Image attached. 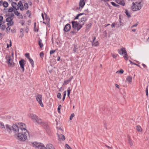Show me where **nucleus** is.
I'll use <instances>...</instances> for the list:
<instances>
[{"instance_id":"1","label":"nucleus","mask_w":149,"mask_h":149,"mask_svg":"<svg viewBox=\"0 0 149 149\" xmlns=\"http://www.w3.org/2000/svg\"><path fill=\"white\" fill-rule=\"evenodd\" d=\"M6 129L9 130H27L25 124L22 123H16L12 125L8 124H6Z\"/></svg>"},{"instance_id":"2","label":"nucleus","mask_w":149,"mask_h":149,"mask_svg":"<svg viewBox=\"0 0 149 149\" xmlns=\"http://www.w3.org/2000/svg\"><path fill=\"white\" fill-rule=\"evenodd\" d=\"M15 134L14 135L15 137L18 140L21 141H25L27 139L28 136H29L28 131H22L19 132V131H15Z\"/></svg>"},{"instance_id":"3","label":"nucleus","mask_w":149,"mask_h":149,"mask_svg":"<svg viewBox=\"0 0 149 149\" xmlns=\"http://www.w3.org/2000/svg\"><path fill=\"white\" fill-rule=\"evenodd\" d=\"M143 5V1H141L139 2H133L132 9L134 11H137L141 10Z\"/></svg>"},{"instance_id":"4","label":"nucleus","mask_w":149,"mask_h":149,"mask_svg":"<svg viewBox=\"0 0 149 149\" xmlns=\"http://www.w3.org/2000/svg\"><path fill=\"white\" fill-rule=\"evenodd\" d=\"M13 58L14 57L12 56L10 57L6 56V62L8 64L9 67H13L14 66L15 63L13 62Z\"/></svg>"},{"instance_id":"5","label":"nucleus","mask_w":149,"mask_h":149,"mask_svg":"<svg viewBox=\"0 0 149 149\" xmlns=\"http://www.w3.org/2000/svg\"><path fill=\"white\" fill-rule=\"evenodd\" d=\"M32 146L36 149H46V147H45L42 144L34 142L32 143Z\"/></svg>"},{"instance_id":"6","label":"nucleus","mask_w":149,"mask_h":149,"mask_svg":"<svg viewBox=\"0 0 149 149\" xmlns=\"http://www.w3.org/2000/svg\"><path fill=\"white\" fill-rule=\"evenodd\" d=\"M72 27L75 30H77V31H79L81 29L82 26L81 25L79 24L77 22L72 21Z\"/></svg>"},{"instance_id":"7","label":"nucleus","mask_w":149,"mask_h":149,"mask_svg":"<svg viewBox=\"0 0 149 149\" xmlns=\"http://www.w3.org/2000/svg\"><path fill=\"white\" fill-rule=\"evenodd\" d=\"M35 121L39 125L43 124V125L45 126L44 127L45 130H48L49 127L47 124L46 123H44L43 122L41 119L39 118L38 117Z\"/></svg>"},{"instance_id":"8","label":"nucleus","mask_w":149,"mask_h":149,"mask_svg":"<svg viewBox=\"0 0 149 149\" xmlns=\"http://www.w3.org/2000/svg\"><path fill=\"white\" fill-rule=\"evenodd\" d=\"M42 95L40 94H38L36 96V101L38 103L40 104V106L43 107L44 105L42 102Z\"/></svg>"},{"instance_id":"9","label":"nucleus","mask_w":149,"mask_h":149,"mask_svg":"<svg viewBox=\"0 0 149 149\" xmlns=\"http://www.w3.org/2000/svg\"><path fill=\"white\" fill-rule=\"evenodd\" d=\"M13 18L9 17L6 19V21L8 22L7 23V25L12 26L13 25L14 22L13 21Z\"/></svg>"},{"instance_id":"10","label":"nucleus","mask_w":149,"mask_h":149,"mask_svg":"<svg viewBox=\"0 0 149 149\" xmlns=\"http://www.w3.org/2000/svg\"><path fill=\"white\" fill-rule=\"evenodd\" d=\"M24 61H25L24 59H22L19 61V62L20 67L21 68L22 71V72H24V65L25 64L24 63Z\"/></svg>"},{"instance_id":"11","label":"nucleus","mask_w":149,"mask_h":149,"mask_svg":"<svg viewBox=\"0 0 149 149\" xmlns=\"http://www.w3.org/2000/svg\"><path fill=\"white\" fill-rule=\"evenodd\" d=\"M118 53L122 55L123 54H126L127 52L125 50V48L124 47H122L121 48V49H118Z\"/></svg>"},{"instance_id":"12","label":"nucleus","mask_w":149,"mask_h":149,"mask_svg":"<svg viewBox=\"0 0 149 149\" xmlns=\"http://www.w3.org/2000/svg\"><path fill=\"white\" fill-rule=\"evenodd\" d=\"M71 28V26L69 24H67L65 25L64 28V31L66 32H68L70 30Z\"/></svg>"},{"instance_id":"13","label":"nucleus","mask_w":149,"mask_h":149,"mask_svg":"<svg viewBox=\"0 0 149 149\" xmlns=\"http://www.w3.org/2000/svg\"><path fill=\"white\" fill-rule=\"evenodd\" d=\"M85 2H84V0H80L79 3V6L80 7L79 8H77V9H78L79 10H80V8H82L85 5Z\"/></svg>"},{"instance_id":"14","label":"nucleus","mask_w":149,"mask_h":149,"mask_svg":"<svg viewBox=\"0 0 149 149\" xmlns=\"http://www.w3.org/2000/svg\"><path fill=\"white\" fill-rule=\"evenodd\" d=\"M18 6L19 7V8L21 10H24V8L23 5L21 1H19L18 3Z\"/></svg>"},{"instance_id":"15","label":"nucleus","mask_w":149,"mask_h":149,"mask_svg":"<svg viewBox=\"0 0 149 149\" xmlns=\"http://www.w3.org/2000/svg\"><path fill=\"white\" fill-rule=\"evenodd\" d=\"M11 5L13 8L16 10H19V7L18 6L17 4L15 2H13L11 3Z\"/></svg>"},{"instance_id":"16","label":"nucleus","mask_w":149,"mask_h":149,"mask_svg":"<svg viewBox=\"0 0 149 149\" xmlns=\"http://www.w3.org/2000/svg\"><path fill=\"white\" fill-rule=\"evenodd\" d=\"M96 39L95 37H93V40L92 41H91L92 43V46H97L98 45V41H97L96 42H95L94 41Z\"/></svg>"},{"instance_id":"17","label":"nucleus","mask_w":149,"mask_h":149,"mask_svg":"<svg viewBox=\"0 0 149 149\" xmlns=\"http://www.w3.org/2000/svg\"><path fill=\"white\" fill-rule=\"evenodd\" d=\"M29 116L34 121L38 117V116L36 115L33 113L29 114Z\"/></svg>"},{"instance_id":"18","label":"nucleus","mask_w":149,"mask_h":149,"mask_svg":"<svg viewBox=\"0 0 149 149\" xmlns=\"http://www.w3.org/2000/svg\"><path fill=\"white\" fill-rule=\"evenodd\" d=\"M87 20V18L86 17H83L79 21V22L81 23L80 24L82 26V25L84 24V22L86 21Z\"/></svg>"},{"instance_id":"19","label":"nucleus","mask_w":149,"mask_h":149,"mask_svg":"<svg viewBox=\"0 0 149 149\" xmlns=\"http://www.w3.org/2000/svg\"><path fill=\"white\" fill-rule=\"evenodd\" d=\"M116 2L117 3L121 5L122 6H124L125 4L123 0H116Z\"/></svg>"},{"instance_id":"20","label":"nucleus","mask_w":149,"mask_h":149,"mask_svg":"<svg viewBox=\"0 0 149 149\" xmlns=\"http://www.w3.org/2000/svg\"><path fill=\"white\" fill-rule=\"evenodd\" d=\"M46 149H55L54 146L51 144H48L46 145Z\"/></svg>"},{"instance_id":"21","label":"nucleus","mask_w":149,"mask_h":149,"mask_svg":"<svg viewBox=\"0 0 149 149\" xmlns=\"http://www.w3.org/2000/svg\"><path fill=\"white\" fill-rule=\"evenodd\" d=\"M132 76H128L126 78V81L127 82L129 83H130L132 82Z\"/></svg>"},{"instance_id":"22","label":"nucleus","mask_w":149,"mask_h":149,"mask_svg":"<svg viewBox=\"0 0 149 149\" xmlns=\"http://www.w3.org/2000/svg\"><path fill=\"white\" fill-rule=\"evenodd\" d=\"M59 138L62 140V141H64L65 139V136L63 134H61L60 135L58 134V133L57 134Z\"/></svg>"},{"instance_id":"23","label":"nucleus","mask_w":149,"mask_h":149,"mask_svg":"<svg viewBox=\"0 0 149 149\" xmlns=\"http://www.w3.org/2000/svg\"><path fill=\"white\" fill-rule=\"evenodd\" d=\"M128 142L129 145L131 146H133V143L130 138L128 136Z\"/></svg>"},{"instance_id":"24","label":"nucleus","mask_w":149,"mask_h":149,"mask_svg":"<svg viewBox=\"0 0 149 149\" xmlns=\"http://www.w3.org/2000/svg\"><path fill=\"white\" fill-rule=\"evenodd\" d=\"M0 128L2 130L5 129V128L6 130V125L5 126L3 123L1 122H0Z\"/></svg>"},{"instance_id":"25","label":"nucleus","mask_w":149,"mask_h":149,"mask_svg":"<svg viewBox=\"0 0 149 149\" xmlns=\"http://www.w3.org/2000/svg\"><path fill=\"white\" fill-rule=\"evenodd\" d=\"M92 24L91 23H90L86 25V27L85 30V31L86 32H88V29H90L92 25Z\"/></svg>"},{"instance_id":"26","label":"nucleus","mask_w":149,"mask_h":149,"mask_svg":"<svg viewBox=\"0 0 149 149\" xmlns=\"http://www.w3.org/2000/svg\"><path fill=\"white\" fill-rule=\"evenodd\" d=\"M42 42V40L39 39L38 40V44L41 48H42L43 46V45Z\"/></svg>"},{"instance_id":"27","label":"nucleus","mask_w":149,"mask_h":149,"mask_svg":"<svg viewBox=\"0 0 149 149\" xmlns=\"http://www.w3.org/2000/svg\"><path fill=\"white\" fill-rule=\"evenodd\" d=\"M125 13L128 17H131L130 13L127 10H125Z\"/></svg>"},{"instance_id":"28","label":"nucleus","mask_w":149,"mask_h":149,"mask_svg":"<svg viewBox=\"0 0 149 149\" xmlns=\"http://www.w3.org/2000/svg\"><path fill=\"white\" fill-rule=\"evenodd\" d=\"M3 6L5 8H7L8 6V3L6 1H5L3 2Z\"/></svg>"},{"instance_id":"29","label":"nucleus","mask_w":149,"mask_h":149,"mask_svg":"<svg viewBox=\"0 0 149 149\" xmlns=\"http://www.w3.org/2000/svg\"><path fill=\"white\" fill-rule=\"evenodd\" d=\"M29 61L30 62L31 64L32 67H33L34 66V62H33V60L32 59H31V58H29Z\"/></svg>"},{"instance_id":"30","label":"nucleus","mask_w":149,"mask_h":149,"mask_svg":"<svg viewBox=\"0 0 149 149\" xmlns=\"http://www.w3.org/2000/svg\"><path fill=\"white\" fill-rule=\"evenodd\" d=\"M124 72V70H123V69H120V70H118V71H117L116 72V73L117 74V73H118V74H123V73Z\"/></svg>"},{"instance_id":"31","label":"nucleus","mask_w":149,"mask_h":149,"mask_svg":"<svg viewBox=\"0 0 149 149\" xmlns=\"http://www.w3.org/2000/svg\"><path fill=\"white\" fill-rule=\"evenodd\" d=\"M24 9L25 10H27L29 8V6L27 3H25L24 5Z\"/></svg>"},{"instance_id":"32","label":"nucleus","mask_w":149,"mask_h":149,"mask_svg":"<svg viewBox=\"0 0 149 149\" xmlns=\"http://www.w3.org/2000/svg\"><path fill=\"white\" fill-rule=\"evenodd\" d=\"M84 14V13H81L78 14L74 18V19H78L79 16H80Z\"/></svg>"},{"instance_id":"33","label":"nucleus","mask_w":149,"mask_h":149,"mask_svg":"<svg viewBox=\"0 0 149 149\" xmlns=\"http://www.w3.org/2000/svg\"><path fill=\"white\" fill-rule=\"evenodd\" d=\"M123 57L125 60L127 61L128 60V57L127 53L126 54H124V56Z\"/></svg>"},{"instance_id":"34","label":"nucleus","mask_w":149,"mask_h":149,"mask_svg":"<svg viewBox=\"0 0 149 149\" xmlns=\"http://www.w3.org/2000/svg\"><path fill=\"white\" fill-rule=\"evenodd\" d=\"M111 55L112 57L114 58H117V56L118 55L117 54H114L113 53H111Z\"/></svg>"},{"instance_id":"35","label":"nucleus","mask_w":149,"mask_h":149,"mask_svg":"<svg viewBox=\"0 0 149 149\" xmlns=\"http://www.w3.org/2000/svg\"><path fill=\"white\" fill-rule=\"evenodd\" d=\"M7 16H8L10 17H12L13 18L14 16V15L13 13H11V14H8L6 15Z\"/></svg>"},{"instance_id":"36","label":"nucleus","mask_w":149,"mask_h":149,"mask_svg":"<svg viewBox=\"0 0 149 149\" xmlns=\"http://www.w3.org/2000/svg\"><path fill=\"white\" fill-rule=\"evenodd\" d=\"M65 147V149H72V148L68 144H66Z\"/></svg>"},{"instance_id":"37","label":"nucleus","mask_w":149,"mask_h":149,"mask_svg":"<svg viewBox=\"0 0 149 149\" xmlns=\"http://www.w3.org/2000/svg\"><path fill=\"white\" fill-rule=\"evenodd\" d=\"M6 26L4 25H2L1 27V29L2 31L6 29Z\"/></svg>"},{"instance_id":"38","label":"nucleus","mask_w":149,"mask_h":149,"mask_svg":"<svg viewBox=\"0 0 149 149\" xmlns=\"http://www.w3.org/2000/svg\"><path fill=\"white\" fill-rule=\"evenodd\" d=\"M70 87H69L68 88L67 90V92H68V97H69L70 94Z\"/></svg>"},{"instance_id":"39","label":"nucleus","mask_w":149,"mask_h":149,"mask_svg":"<svg viewBox=\"0 0 149 149\" xmlns=\"http://www.w3.org/2000/svg\"><path fill=\"white\" fill-rule=\"evenodd\" d=\"M13 11V8L11 7H10L8 9V12H12Z\"/></svg>"},{"instance_id":"40","label":"nucleus","mask_w":149,"mask_h":149,"mask_svg":"<svg viewBox=\"0 0 149 149\" xmlns=\"http://www.w3.org/2000/svg\"><path fill=\"white\" fill-rule=\"evenodd\" d=\"M61 107V105H59L58 108V111L59 113H61L60 109Z\"/></svg>"},{"instance_id":"41","label":"nucleus","mask_w":149,"mask_h":149,"mask_svg":"<svg viewBox=\"0 0 149 149\" xmlns=\"http://www.w3.org/2000/svg\"><path fill=\"white\" fill-rule=\"evenodd\" d=\"M70 81V80L68 79V80H65L64 82V84L66 85V84H68Z\"/></svg>"},{"instance_id":"42","label":"nucleus","mask_w":149,"mask_h":149,"mask_svg":"<svg viewBox=\"0 0 149 149\" xmlns=\"http://www.w3.org/2000/svg\"><path fill=\"white\" fill-rule=\"evenodd\" d=\"M111 3L114 6L118 7L119 5H118L116 4L113 2H111Z\"/></svg>"},{"instance_id":"43","label":"nucleus","mask_w":149,"mask_h":149,"mask_svg":"<svg viewBox=\"0 0 149 149\" xmlns=\"http://www.w3.org/2000/svg\"><path fill=\"white\" fill-rule=\"evenodd\" d=\"M136 129L137 130H142L141 127L139 125H137L136 126Z\"/></svg>"},{"instance_id":"44","label":"nucleus","mask_w":149,"mask_h":149,"mask_svg":"<svg viewBox=\"0 0 149 149\" xmlns=\"http://www.w3.org/2000/svg\"><path fill=\"white\" fill-rule=\"evenodd\" d=\"M45 19L47 22H49L50 20L49 18L47 16L46 14L45 13Z\"/></svg>"},{"instance_id":"45","label":"nucleus","mask_w":149,"mask_h":149,"mask_svg":"<svg viewBox=\"0 0 149 149\" xmlns=\"http://www.w3.org/2000/svg\"><path fill=\"white\" fill-rule=\"evenodd\" d=\"M14 12L15 14L17 16H18L20 14V13L17 11H14Z\"/></svg>"},{"instance_id":"46","label":"nucleus","mask_w":149,"mask_h":149,"mask_svg":"<svg viewBox=\"0 0 149 149\" xmlns=\"http://www.w3.org/2000/svg\"><path fill=\"white\" fill-rule=\"evenodd\" d=\"M74 113H73L70 116V120H71L72 118L74 117Z\"/></svg>"},{"instance_id":"47","label":"nucleus","mask_w":149,"mask_h":149,"mask_svg":"<svg viewBox=\"0 0 149 149\" xmlns=\"http://www.w3.org/2000/svg\"><path fill=\"white\" fill-rule=\"evenodd\" d=\"M12 46V42L11 40H10V45L9 46V45L8 44H7V48H9V47H10Z\"/></svg>"},{"instance_id":"48","label":"nucleus","mask_w":149,"mask_h":149,"mask_svg":"<svg viewBox=\"0 0 149 149\" xmlns=\"http://www.w3.org/2000/svg\"><path fill=\"white\" fill-rule=\"evenodd\" d=\"M77 49H78V48L77 47V46H74V48L73 49V50L74 52H75L77 51Z\"/></svg>"},{"instance_id":"49","label":"nucleus","mask_w":149,"mask_h":149,"mask_svg":"<svg viewBox=\"0 0 149 149\" xmlns=\"http://www.w3.org/2000/svg\"><path fill=\"white\" fill-rule=\"evenodd\" d=\"M10 29V28L9 26L7 27L6 29V31L7 32H9V31Z\"/></svg>"},{"instance_id":"50","label":"nucleus","mask_w":149,"mask_h":149,"mask_svg":"<svg viewBox=\"0 0 149 149\" xmlns=\"http://www.w3.org/2000/svg\"><path fill=\"white\" fill-rule=\"evenodd\" d=\"M57 97L58 98H59V99H61V94L60 93H58V94H57Z\"/></svg>"},{"instance_id":"51","label":"nucleus","mask_w":149,"mask_h":149,"mask_svg":"<svg viewBox=\"0 0 149 149\" xmlns=\"http://www.w3.org/2000/svg\"><path fill=\"white\" fill-rule=\"evenodd\" d=\"M26 14H27V15L29 17L31 15V13L30 12V11L29 10H28L26 12Z\"/></svg>"},{"instance_id":"52","label":"nucleus","mask_w":149,"mask_h":149,"mask_svg":"<svg viewBox=\"0 0 149 149\" xmlns=\"http://www.w3.org/2000/svg\"><path fill=\"white\" fill-rule=\"evenodd\" d=\"M147 106L146 107L147 110V111H149V102L147 103Z\"/></svg>"},{"instance_id":"53","label":"nucleus","mask_w":149,"mask_h":149,"mask_svg":"<svg viewBox=\"0 0 149 149\" xmlns=\"http://www.w3.org/2000/svg\"><path fill=\"white\" fill-rule=\"evenodd\" d=\"M56 51V50H52L50 51V54L51 55V54H52L54 52H55Z\"/></svg>"},{"instance_id":"54","label":"nucleus","mask_w":149,"mask_h":149,"mask_svg":"<svg viewBox=\"0 0 149 149\" xmlns=\"http://www.w3.org/2000/svg\"><path fill=\"white\" fill-rule=\"evenodd\" d=\"M25 56L29 59V58H30L29 57V53H26L25 54Z\"/></svg>"},{"instance_id":"55","label":"nucleus","mask_w":149,"mask_h":149,"mask_svg":"<svg viewBox=\"0 0 149 149\" xmlns=\"http://www.w3.org/2000/svg\"><path fill=\"white\" fill-rule=\"evenodd\" d=\"M146 94L147 96H148V87L147 86V87L146 88Z\"/></svg>"},{"instance_id":"56","label":"nucleus","mask_w":149,"mask_h":149,"mask_svg":"<svg viewBox=\"0 0 149 149\" xmlns=\"http://www.w3.org/2000/svg\"><path fill=\"white\" fill-rule=\"evenodd\" d=\"M104 127H106V129H105V130H109V129L108 128H107L106 127V125L107 124V122H106V121H104Z\"/></svg>"},{"instance_id":"57","label":"nucleus","mask_w":149,"mask_h":149,"mask_svg":"<svg viewBox=\"0 0 149 149\" xmlns=\"http://www.w3.org/2000/svg\"><path fill=\"white\" fill-rule=\"evenodd\" d=\"M11 32L13 33H15L16 32V30L15 29H13L11 30Z\"/></svg>"},{"instance_id":"58","label":"nucleus","mask_w":149,"mask_h":149,"mask_svg":"<svg viewBox=\"0 0 149 149\" xmlns=\"http://www.w3.org/2000/svg\"><path fill=\"white\" fill-rule=\"evenodd\" d=\"M138 22L136 23L135 24L132 26H131V28H132L133 27H134L138 25Z\"/></svg>"},{"instance_id":"59","label":"nucleus","mask_w":149,"mask_h":149,"mask_svg":"<svg viewBox=\"0 0 149 149\" xmlns=\"http://www.w3.org/2000/svg\"><path fill=\"white\" fill-rule=\"evenodd\" d=\"M44 54L43 53V52H41L40 54V56L41 58H42V57L43 56H44Z\"/></svg>"},{"instance_id":"60","label":"nucleus","mask_w":149,"mask_h":149,"mask_svg":"<svg viewBox=\"0 0 149 149\" xmlns=\"http://www.w3.org/2000/svg\"><path fill=\"white\" fill-rule=\"evenodd\" d=\"M20 23L22 25H23L24 24V21H20Z\"/></svg>"},{"instance_id":"61","label":"nucleus","mask_w":149,"mask_h":149,"mask_svg":"<svg viewBox=\"0 0 149 149\" xmlns=\"http://www.w3.org/2000/svg\"><path fill=\"white\" fill-rule=\"evenodd\" d=\"M3 2L2 1H0V6L3 5Z\"/></svg>"},{"instance_id":"62","label":"nucleus","mask_w":149,"mask_h":149,"mask_svg":"<svg viewBox=\"0 0 149 149\" xmlns=\"http://www.w3.org/2000/svg\"><path fill=\"white\" fill-rule=\"evenodd\" d=\"M63 96L65 97V96H66V91H65L63 92Z\"/></svg>"},{"instance_id":"63","label":"nucleus","mask_w":149,"mask_h":149,"mask_svg":"<svg viewBox=\"0 0 149 149\" xmlns=\"http://www.w3.org/2000/svg\"><path fill=\"white\" fill-rule=\"evenodd\" d=\"M3 19V17L2 16H0V22H2Z\"/></svg>"},{"instance_id":"64","label":"nucleus","mask_w":149,"mask_h":149,"mask_svg":"<svg viewBox=\"0 0 149 149\" xmlns=\"http://www.w3.org/2000/svg\"><path fill=\"white\" fill-rule=\"evenodd\" d=\"M24 30L23 29H21L20 30V32L22 33H23V32L24 31Z\"/></svg>"}]
</instances>
